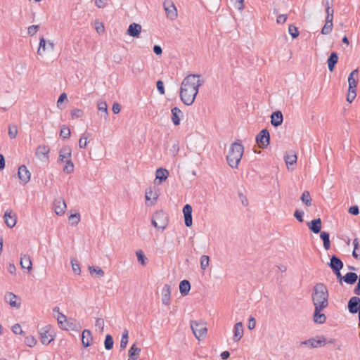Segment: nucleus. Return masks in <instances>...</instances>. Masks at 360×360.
Returning <instances> with one entry per match:
<instances>
[{
  "mask_svg": "<svg viewBox=\"0 0 360 360\" xmlns=\"http://www.w3.org/2000/svg\"><path fill=\"white\" fill-rule=\"evenodd\" d=\"M318 339L316 338H309L307 340L302 341L300 342V347L304 345L309 348H317L321 347L325 345L326 344V338L323 336L317 337Z\"/></svg>",
  "mask_w": 360,
  "mask_h": 360,
  "instance_id": "6e6552de",
  "label": "nucleus"
},
{
  "mask_svg": "<svg viewBox=\"0 0 360 360\" xmlns=\"http://www.w3.org/2000/svg\"><path fill=\"white\" fill-rule=\"evenodd\" d=\"M70 114L72 119H77L82 117L84 115V111L79 108H75L71 110Z\"/></svg>",
  "mask_w": 360,
  "mask_h": 360,
  "instance_id": "de8ad7c7",
  "label": "nucleus"
},
{
  "mask_svg": "<svg viewBox=\"0 0 360 360\" xmlns=\"http://www.w3.org/2000/svg\"><path fill=\"white\" fill-rule=\"evenodd\" d=\"M88 136L86 135V134H84L81 136L79 141V146L80 148H85L88 143Z\"/></svg>",
  "mask_w": 360,
  "mask_h": 360,
  "instance_id": "864d4df0",
  "label": "nucleus"
},
{
  "mask_svg": "<svg viewBox=\"0 0 360 360\" xmlns=\"http://www.w3.org/2000/svg\"><path fill=\"white\" fill-rule=\"evenodd\" d=\"M95 326L101 332H103L104 328V320L101 318H97L96 319Z\"/></svg>",
  "mask_w": 360,
  "mask_h": 360,
  "instance_id": "13d9d810",
  "label": "nucleus"
},
{
  "mask_svg": "<svg viewBox=\"0 0 360 360\" xmlns=\"http://www.w3.org/2000/svg\"><path fill=\"white\" fill-rule=\"evenodd\" d=\"M60 136L63 139H67L70 137V130L68 127H65V126H63L60 130Z\"/></svg>",
  "mask_w": 360,
  "mask_h": 360,
  "instance_id": "3c124183",
  "label": "nucleus"
},
{
  "mask_svg": "<svg viewBox=\"0 0 360 360\" xmlns=\"http://www.w3.org/2000/svg\"><path fill=\"white\" fill-rule=\"evenodd\" d=\"M308 227L314 233H319L321 230V220L320 218L314 219L308 223Z\"/></svg>",
  "mask_w": 360,
  "mask_h": 360,
  "instance_id": "4be33fe9",
  "label": "nucleus"
},
{
  "mask_svg": "<svg viewBox=\"0 0 360 360\" xmlns=\"http://www.w3.org/2000/svg\"><path fill=\"white\" fill-rule=\"evenodd\" d=\"M4 218L5 223L9 228H13L15 226L17 222V215L12 210H7L4 213Z\"/></svg>",
  "mask_w": 360,
  "mask_h": 360,
  "instance_id": "9b49d317",
  "label": "nucleus"
},
{
  "mask_svg": "<svg viewBox=\"0 0 360 360\" xmlns=\"http://www.w3.org/2000/svg\"><path fill=\"white\" fill-rule=\"evenodd\" d=\"M325 308L322 307H314V311L313 314V321L314 323L318 324H323L326 321V316L324 314L321 313Z\"/></svg>",
  "mask_w": 360,
  "mask_h": 360,
  "instance_id": "ddd939ff",
  "label": "nucleus"
},
{
  "mask_svg": "<svg viewBox=\"0 0 360 360\" xmlns=\"http://www.w3.org/2000/svg\"><path fill=\"white\" fill-rule=\"evenodd\" d=\"M169 176V172L166 169L159 168L156 170L155 177L156 179L159 180V184H161L162 181H165Z\"/></svg>",
  "mask_w": 360,
  "mask_h": 360,
  "instance_id": "c756f323",
  "label": "nucleus"
},
{
  "mask_svg": "<svg viewBox=\"0 0 360 360\" xmlns=\"http://www.w3.org/2000/svg\"><path fill=\"white\" fill-rule=\"evenodd\" d=\"M300 199L302 201V202L305 204V205L308 207L311 205V198L309 191H304Z\"/></svg>",
  "mask_w": 360,
  "mask_h": 360,
  "instance_id": "e433bc0d",
  "label": "nucleus"
},
{
  "mask_svg": "<svg viewBox=\"0 0 360 360\" xmlns=\"http://www.w3.org/2000/svg\"><path fill=\"white\" fill-rule=\"evenodd\" d=\"M328 290L321 283H316L311 294V300L314 307L326 308L328 305Z\"/></svg>",
  "mask_w": 360,
  "mask_h": 360,
  "instance_id": "f03ea898",
  "label": "nucleus"
},
{
  "mask_svg": "<svg viewBox=\"0 0 360 360\" xmlns=\"http://www.w3.org/2000/svg\"><path fill=\"white\" fill-rule=\"evenodd\" d=\"M338 61V55L336 52H332L327 60L328 67L330 72H333L335 65Z\"/></svg>",
  "mask_w": 360,
  "mask_h": 360,
  "instance_id": "c85d7f7f",
  "label": "nucleus"
},
{
  "mask_svg": "<svg viewBox=\"0 0 360 360\" xmlns=\"http://www.w3.org/2000/svg\"><path fill=\"white\" fill-rule=\"evenodd\" d=\"M283 116L280 110L274 112L271 115V124L274 127H278L282 124Z\"/></svg>",
  "mask_w": 360,
  "mask_h": 360,
  "instance_id": "aec40b11",
  "label": "nucleus"
},
{
  "mask_svg": "<svg viewBox=\"0 0 360 360\" xmlns=\"http://www.w3.org/2000/svg\"><path fill=\"white\" fill-rule=\"evenodd\" d=\"M353 245H354V250L352 252V256L355 259L360 258V248H359V240H358V238H355L353 240Z\"/></svg>",
  "mask_w": 360,
  "mask_h": 360,
  "instance_id": "4c0bfd02",
  "label": "nucleus"
},
{
  "mask_svg": "<svg viewBox=\"0 0 360 360\" xmlns=\"http://www.w3.org/2000/svg\"><path fill=\"white\" fill-rule=\"evenodd\" d=\"M93 340L91 333L89 330L85 329L83 330L82 334V345L85 347H89Z\"/></svg>",
  "mask_w": 360,
  "mask_h": 360,
  "instance_id": "cd10ccee",
  "label": "nucleus"
},
{
  "mask_svg": "<svg viewBox=\"0 0 360 360\" xmlns=\"http://www.w3.org/2000/svg\"><path fill=\"white\" fill-rule=\"evenodd\" d=\"M136 254L139 262H140L141 265L145 266L146 265V261L147 258L144 255L143 251L142 250H139V251L136 252Z\"/></svg>",
  "mask_w": 360,
  "mask_h": 360,
  "instance_id": "603ef678",
  "label": "nucleus"
},
{
  "mask_svg": "<svg viewBox=\"0 0 360 360\" xmlns=\"http://www.w3.org/2000/svg\"><path fill=\"white\" fill-rule=\"evenodd\" d=\"M141 31V26L137 23H131L129 25L127 34L133 37H138Z\"/></svg>",
  "mask_w": 360,
  "mask_h": 360,
  "instance_id": "b1692460",
  "label": "nucleus"
},
{
  "mask_svg": "<svg viewBox=\"0 0 360 360\" xmlns=\"http://www.w3.org/2000/svg\"><path fill=\"white\" fill-rule=\"evenodd\" d=\"M64 162L65 165L63 167V172L67 174H70L74 171V164L71 160H66Z\"/></svg>",
  "mask_w": 360,
  "mask_h": 360,
  "instance_id": "58836bf2",
  "label": "nucleus"
},
{
  "mask_svg": "<svg viewBox=\"0 0 360 360\" xmlns=\"http://www.w3.org/2000/svg\"><path fill=\"white\" fill-rule=\"evenodd\" d=\"M20 266L22 269H26L28 271L32 269L30 257L28 255H22L20 257Z\"/></svg>",
  "mask_w": 360,
  "mask_h": 360,
  "instance_id": "bb28decb",
  "label": "nucleus"
},
{
  "mask_svg": "<svg viewBox=\"0 0 360 360\" xmlns=\"http://www.w3.org/2000/svg\"><path fill=\"white\" fill-rule=\"evenodd\" d=\"M77 327V324L71 319L63 321V323L60 326V328L63 330H75Z\"/></svg>",
  "mask_w": 360,
  "mask_h": 360,
  "instance_id": "c9c22d12",
  "label": "nucleus"
},
{
  "mask_svg": "<svg viewBox=\"0 0 360 360\" xmlns=\"http://www.w3.org/2000/svg\"><path fill=\"white\" fill-rule=\"evenodd\" d=\"M50 149L49 146L45 145L39 146L35 152L36 156L41 160L48 159V154L49 153Z\"/></svg>",
  "mask_w": 360,
  "mask_h": 360,
  "instance_id": "2eb2a0df",
  "label": "nucleus"
},
{
  "mask_svg": "<svg viewBox=\"0 0 360 360\" xmlns=\"http://www.w3.org/2000/svg\"><path fill=\"white\" fill-rule=\"evenodd\" d=\"M256 142L261 148H266L270 142V134L266 129H264L257 135Z\"/></svg>",
  "mask_w": 360,
  "mask_h": 360,
  "instance_id": "0eeeda50",
  "label": "nucleus"
},
{
  "mask_svg": "<svg viewBox=\"0 0 360 360\" xmlns=\"http://www.w3.org/2000/svg\"><path fill=\"white\" fill-rule=\"evenodd\" d=\"M244 151L243 146L238 142L233 143L229 148L226 160L232 168H237Z\"/></svg>",
  "mask_w": 360,
  "mask_h": 360,
  "instance_id": "7ed1b4c3",
  "label": "nucleus"
},
{
  "mask_svg": "<svg viewBox=\"0 0 360 360\" xmlns=\"http://www.w3.org/2000/svg\"><path fill=\"white\" fill-rule=\"evenodd\" d=\"M210 257L207 255H202L200 258V267L205 270L209 265Z\"/></svg>",
  "mask_w": 360,
  "mask_h": 360,
  "instance_id": "8fccbe9b",
  "label": "nucleus"
},
{
  "mask_svg": "<svg viewBox=\"0 0 360 360\" xmlns=\"http://www.w3.org/2000/svg\"><path fill=\"white\" fill-rule=\"evenodd\" d=\"M5 300L9 303L11 307L19 308L20 307V302H17V296L13 292H6L5 295Z\"/></svg>",
  "mask_w": 360,
  "mask_h": 360,
  "instance_id": "a878e982",
  "label": "nucleus"
},
{
  "mask_svg": "<svg viewBox=\"0 0 360 360\" xmlns=\"http://www.w3.org/2000/svg\"><path fill=\"white\" fill-rule=\"evenodd\" d=\"M200 75H189L182 81L180 88V98L181 101L186 105L193 103L196 95L198 93L199 87L204 83L200 79Z\"/></svg>",
  "mask_w": 360,
  "mask_h": 360,
  "instance_id": "f257e3e1",
  "label": "nucleus"
},
{
  "mask_svg": "<svg viewBox=\"0 0 360 360\" xmlns=\"http://www.w3.org/2000/svg\"><path fill=\"white\" fill-rule=\"evenodd\" d=\"M348 310L351 314H356L360 308V298L354 296L350 298L348 302Z\"/></svg>",
  "mask_w": 360,
  "mask_h": 360,
  "instance_id": "4468645a",
  "label": "nucleus"
},
{
  "mask_svg": "<svg viewBox=\"0 0 360 360\" xmlns=\"http://www.w3.org/2000/svg\"><path fill=\"white\" fill-rule=\"evenodd\" d=\"M25 342L28 347H32L36 345L37 340L30 335L25 338Z\"/></svg>",
  "mask_w": 360,
  "mask_h": 360,
  "instance_id": "6e6d98bb",
  "label": "nucleus"
},
{
  "mask_svg": "<svg viewBox=\"0 0 360 360\" xmlns=\"http://www.w3.org/2000/svg\"><path fill=\"white\" fill-rule=\"evenodd\" d=\"M231 1L233 2L234 6L240 10L242 11L244 8V0H231Z\"/></svg>",
  "mask_w": 360,
  "mask_h": 360,
  "instance_id": "680f3d73",
  "label": "nucleus"
},
{
  "mask_svg": "<svg viewBox=\"0 0 360 360\" xmlns=\"http://www.w3.org/2000/svg\"><path fill=\"white\" fill-rule=\"evenodd\" d=\"M243 335V327L241 322L236 323L234 326L233 329V340L237 342L241 339Z\"/></svg>",
  "mask_w": 360,
  "mask_h": 360,
  "instance_id": "393cba45",
  "label": "nucleus"
},
{
  "mask_svg": "<svg viewBox=\"0 0 360 360\" xmlns=\"http://www.w3.org/2000/svg\"><path fill=\"white\" fill-rule=\"evenodd\" d=\"M53 332L51 331V326H47L42 328L40 331V340L43 345H49L53 340Z\"/></svg>",
  "mask_w": 360,
  "mask_h": 360,
  "instance_id": "1a4fd4ad",
  "label": "nucleus"
},
{
  "mask_svg": "<svg viewBox=\"0 0 360 360\" xmlns=\"http://www.w3.org/2000/svg\"><path fill=\"white\" fill-rule=\"evenodd\" d=\"M72 150L70 146H63L59 152L58 160L61 162H65L66 160H70L69 158L71 157Z\"/></svg>",
  "mask_w": 360,
  "mask_h": 360,
  "instance_id": "5701e85b",
  "label": "nucleus"
},
{
  "mask_svg": "<svg viewBox=\"0 0 360 360\" xmlns=\"http://www.w3.org/2000/svg\"><path fill=\"white\" fill-rule=\"evenodd\" d=\"M18 176L24 184H26L30 180L31 173L25 165H21L18 167Z\"/></svg>",
  "mask_w": 360,
  "mask_h": 360,
  "instance_id": "f8f14e48",
  "label": "nucleus"
},
{
  "mask_svg": "<svg viewBox=\"0 0 360 360\" xmlns=\"http://www.w3.org/2000/svg\"><path fill=\"white\" fill-rule=\"evenodd\" d=\"M191 328L195 337L200 340L205 338L207 328L206 323L203 321H191Z\"/></svg>",
  "mask_w": 360,
  "mask_h": 360,
  "instance_id": "39448f33",
  "label": "nucleus"
},
{
  "mask_svg": "<svg viewBox=\"0 0 360 360\" xmlns=\"http://www.w3.org/2000/svg\"><path fill=\"white\" fill-rule=\"evenodd\" d=\"M169 222L168 216L163 210H158L153 214L151 223L158 229L164 230Z\"/></svg>",
  "mask_w": 360,
  "mask_h": 360,
  "instance_id": "20e7f679",
  "label": "nucleus"
},
{
  "mask_svg": "<svg viewBox=\"0 0 360 360\" xmlns=\"http://www.w3.org/2000/svg\"><path fill=\"white\" fill-rule=\"evenodd\" d=\"M171 286L169 284H165L162 290V302L165 305L170 304Z\"/></svg>",
  "mask_w": 360,
  "mask_h": 360,
  "instance_id": "6ab92c4d",
  "label": "nucleus"
},
{
  "mask_svg": "<svg viewBox=\"0 0 360 360\" xmlns=\"http://www.w3.org/2000/svg\"><path fill=\"white\" fill-rule=\"evenodd\" d=\"M98 110L104 112L108 115V105L104 101H98L97 103Z\"/></svg>",
  "mask_w": 360,
  "mask_h": 360,
  "instance_id": "09e8293b",
  "label": "nucleus"
},
{
  "mask_svg": "<svg viewBox=\"0 0 360 360\" xmlns=\"http://www.w3.org/2000/svg\"><path fill=\"white\" fill-rule=\"evenodd\" d=\"M284 158H285V162L286 163V165L288 167V165H292L295 163H296L297 160V155L293 151H290L289 153H288L285 155Z\"/></svg>",
  "mask_w": 360,
  "mask_h": 360,
  "instance_id": "473e14b6",
  "label": "nucleus"
},
{
  "mask_svg": "<svg viewBox=\"0 0 360 360\" xmlns=\"http://www.w3.org/2000/svg\"><path fill=\"white\" fill-rule=\"evenodd\" d=\"M95 29L96 30L98 33H102L104 32V25L101 22L98 20L95 21Z\"/></svg>",
  "mask_w": 360,
  "mask_h": 360,
  "instance_id": "0e129e2a",
  "label": "nucleus"
},
{
  "mask_svg": "<svg viewBox=\"0 0 360 360\" xmlns=\"http://www.w3.org/2000/svg\"><path fill=\"white\" fill-rule=\"evenodd\" d=\"M357 279V274L354 272H348L343 276V281L349 285L355 283Z\"/></svg>",
  "mask_w": 360,
  "mask_h": 360,
  "instance_id": "72a5a7b5",
  "label": "nucleus"
},
{
  "mask_svg": "<svg viewBox=\"0 0 360 360\" xmlns=\"http://www.w3.org/2000/svg\"><path fill=\"white\" fill-rule=\"evenodd\" d=\"M192 207L189 204L184 205L183 208L184 215H191L192 214Z\"/></svg>",
  "mask_w": 360,
  "mask_h": 360,
  "instance_id": "774afa93",
  "label": "nucleus"
},
{
  "mask_svg": "<svg viewBox=\"0 0 360 360\" xmlns=\"http://www.w3.org/2000/svg\"><path fill=\"white\" fill-rule=\"evenodd\" d=\"M288 32L293 39L296 38L299 35L297 28L293 25H289Z\"/></svg>",
  "mask_w": 360,
  "mask_h": 360,
  "instance_id": "5fc2aeb1",
  "label": "nucleus"
},
{
  "mask_svg": "<svg viewBox=\"0 0 360 360\" xmlns=\"http://www.w3.org/2000/svg\"><path fill=\"white\" fill-rule=\"evenodd\" d=\"M326 12L327 13L326 20H333L334 10L332 6H327V8H326Z\"/></svg>",
  "mask_w": 360,
  "mask_h": 360,
  "instance_id": "bf43d9fd",
  "label": "nucleus"
},
{
  "mask_svg": "<svg viewBox=\"0 0 360 360\" xmlns=\"http://www.w3.org/2000/svg\"><path fill=\"white\" fill-rule=\"evenodd\" d=\"M39 25H31L28 27L27 32L30 35H34L39 30Z\"/></svg>",
  "mask_w": 360,
  "mask_h": 360,
  "instance_id": "338daca9",
  "label": "nucleus"
},
{
  "mask_svg": "<svg viewBox=\"0 0 360 360\" xmlns=\"http://www.w3.org/2000/svg\"><path fill=\"white\" fill-rule=\"evenodd\" d=\"M12 331L16 335H22L23 331L20 324L16 323L12 326Z\"/></svg>",
  "mask_w": 360,
  "mask_h": 360,
  "instance_id": "e2e57ef3",
  "label": "nucleus"
},
{
  "mask_svg": "<svg viewBox=\"0 0 360 360\" xmlns=\"http://www.w3.org/2000/svg\"><path fill=\"white\" fill-rule=\"evenodd\" d=\"M172 121L175 126L180 124L181 119L183 117V112L177 108L174 107L172 109Z\"/></svg>",
  "mask_w": 360,
  "mask_h": 360,
  "instance_id": "412c9836",
  "label": "nucleus"
},
{
  "mask_svg": "<svg viewBox=\"0 0 360 360\" xmlns=\"http://www.w3.org/2000/svg\"><path fill=\"white\" fill-rule=\"evenodd\" d=\"M333 20H326V23L321 30V34H327L332 30Z\"/></svg>",
  "mask_w": 360,
  "mask_h": 360,
  "instance_id": "79ce46f5",
  "label": "nucleus"
},
{
  "mask_svg": "<svg viewBox=\"0 0 360 360\" xmlns=\"http://www.w3.org/2000/svg\"><path fill=\"white\" fill-rule=\"evenodd\" d=\"M320 237L323 240L324 248L328 250L330 247V235L328 232H321Z\"/></svg>",
  "mask_w": 360,
  "mask_h": 360,
  "instance_id": "f704fd0d",
  "label": "nucleus"
},
{
  "mask_svg": "<svg viewBox=\"0 0 360 360\" xmlns=\"http://www.w3.org/2000/svg\"><path fill=\"white\" fill-rule=\"evenodd\" d=\"M332 271L342 269L344 264L342 261L336 255H332L330 258V262L328 264Z\"/></svg>",
  "mask_w": 360,
  "mask_h": 360,
  "instance_id": "dca6fc26",
  "label": "nucleus"
},
{
  "mask_svg": "<svg viewBox=\"0 0 360 360\" xmlns=\"http://www.w3.org/2000/svg\"><path fill=\"white\" fill-rule=\"evenodd\" d=\"M141 349L134 344L129 350V360H136L139 357Z\"/></svg>",
  "mask_w": 360,
  "mask_h": 360,
  "instance_id": "2f4dec72",
  "label": "nucleus"
},
{
  "mask_svg": "<svg viewBox=\"0 0 360 360\" xmlns=\"http://www.w3.org/2000/svg\"><path fill=\"white\" fill-rule=\"evenodd\" d=\"M145 197L146 200H150L151 199H153V200H156L158 198V194L156 193H154L153 191V188L150 187L146 190Z\"/></svg>",
  "mask_w": 360,
  "mask_h": 360,
  "instance_id": "a19ab883",
  "label": "nucleus"
},
{
  "mask_svg": "<svg viewBox=\"0 0 360 360\" xmlns=\"http://www.w3.org/2000/svg\"><path fill=\"white\" fill-rule=\"evenodd\" d=\"M37 54L43 60H51L56 56L54 46H38Z\"/></svg>",
  "mask_w": 360,
  "mask_h": 360,
  "instance_id": "423d86ee",
  "label": "nucleus"
},
{
  "mask_svg": "<svg viewBox=\"0 0 360 360\" xmlns=\"http://www.w3.org/2000/svg\"><path fill=\"white\" fill-rule=\"evenodd\" d=\"M113 344H114V341H113V338H112V335H110L109 334L106 335L105 341H104L105 348L107 350H110L113 347Z\"/></svg>",
  "mask_w": 360,
  "mask_h": 360,
  "instance_id": "ea45409f",
  "label": "nucleus"
},
{
  "mask_svg": "<svg viewBox=\"0 0 360 360\" xmlns=\"http://www.w3.org/2000/svg\"><path fill=\"white\" fill-rule=\"evenodd\" d=\"M356 96V90L348 89V93L347 95V102L351 103L354 100Z\"/></svg>",
  "mask_w": 360,
  "mask_h": 360,
  "instance_id": "4d7b16f0",
  "label": "nucleus"
},
{
  "mask_svg": "<svg viewBox=\"0 0 360 360\" xmlns=\"http://www.w3.org/2000/svg\"><path fill=\"white\" fill-rule=\"evenodd\" d=\"M53 209L56 214H63L66 209V204L65 201L61 198L55 200L53 202Z\"/></svg>",
  "mask_w": 360,
  "mask_h": 360,
  "instance_id": "a211bd4d",
  "label": "nucleus"
},
{
  "mask_svg": "<svg viewBox=\"0 0 360 360\" xmlns=\"http://www.w3.org/2000/svg\"><path fill=\"white\" fill-rule=\"evenodd\" d=\"M304 212L300 210H296L294 212V217L300 222L303 221Z\"/></svg>",
  "mask_w": 360,
  "mask_h": 360,
  "instance_id": "052dcab7",
  "label": "nucleus"
},
{
  "mask_svg": "<svg viewBox=\"0 0 360 360\" xmlns=\"http://www.w3.org/2000/svg\"><path fill=\"white\" fill-rule=\"evenodd\" d=\"M89 271L91 274H92L93 273H96L100 277L103 276L105 274L103 270L100 267H94L93 266H89Z\"/></svg>",
  "mask_w": 360,
  "mask_h": 360,
  "instance_id": "49530a36",
  "label": "nucleus"
},
{
  "mask_svg": "<svg viewBox=\"0 0 360 360\" xmlns=\"http://www.w3.org/2000/svg\"><path fill=\"white\" fill-rule=\"evenodd\" d=\"M18 134V127L15 124H10L8 127V136L11 139H15Z\"/></svg>",
  "mask_w": 360,
  "mask_h": 360,
  "instance_id": "c03bdc74",
  "label": "nucleus"
},
{
  "mask_svg": "<svg viewBox=\"0 0 360 360\" xmlns=\"http://www.w3.org/2000/svg\"><path fill=\"white\" fill-rule=\"evenodd\" d=\"M191 290V284L188 280H183L179 283V291L182 296H186L188 294Z\"/></svg>",
  "mask_w": 360,
  "mask_h": 360,
  "instance_id": "7c9ffc66",
  "label": "nucleus"
},
{
  "mask_svg": "<svg viewBox=\"0 0 360 360\" xmlns=\"http://www.w3.org/2000/svg\"><path fill=\"white\" fill-rule=\"evenodd\" d=\"M70 262L72 264V270L75 272V274L79 275L81 273V269L79 262L76 259L72 258Z\"/></svg>",
  "mask_w": 360,
  "mask_h": 360,
  "instance_id": "37998d69",
  "label": "nucleus"
},
{
  "mask_svg": "<svg viewBox=\"0 0 360 360\" xmlns=\"http://www.w3.org/2000/svg\"><path fill=\"white\" fill-rule=\"evenodd\" d=\"M359 71L358 69L353 70L348 77V89L356 90L358 82Z\"/></svg>",
  "mask_w": 360,
  "mask_h": 360,
  "instance_id": "f3484780",
  "label": "nucleus"
},
{
  "mask_svg": "<svg viewBox=\"0 0 360 360\" xmlns=\"http://www.w3.org/2000/svg\"><path fill=\"white\" fill-rule=\"evenodd\" d=\"M167 17L171 20H174L177 17V10L174 4L170 0H166L163 3Z\"/></svg>",
  "mask_w": 360,
  "mask_h": 360,
  "instance_id": "9d476101",
  "label": "nucleus"
},
{
  "mask_svg": "<svg viewBox=\"0 0 360 360\" xmlns=\"http://www.w3.org/2000/svg\"><path fill=\"white\" fill-rule=\"evenodd\" d=\"M80 220V214L79 213L72 214L69 217V221L72 226L78 224Z\"/></svg>",
  "mask_w": 360,
  "mask_h": 360,
  "instance_id": "a18cd8bd",
  "label": "nucleus"
},
{
  "mask_svg": "<svg viewBox=\"0 0 360 360\" xmlns=\"http://www.w3.org/2000/svg\"><path fill=\"white\" fill-rule=\"evenodd\" d=\"M156 86H157V89H158L159 93L161 95H164L165 92V87H164L163 82L161 80H158L156 83Z\"/></svg>",
  "mask_w": 360,
  "mask_h": 360,
  "instance_id": "69168bd1",
  "label": "nucleus"
}]
</instances>
